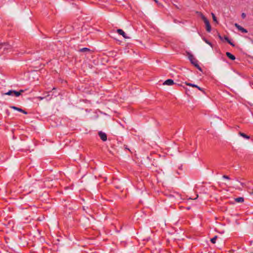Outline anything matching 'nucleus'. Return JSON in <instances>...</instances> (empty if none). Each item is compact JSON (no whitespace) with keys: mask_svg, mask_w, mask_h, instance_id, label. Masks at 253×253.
Returning a JSON list of instances; mask_svg holds the SVG:
<instances>
[{"mask_svg":"<svg viewBox=\"0 0 253 253\" xmlns=\"http://www.w3.org/2000/svg\"><path fill=\"white\" fill-rule=\"evenodd\" d=\"M203 40L206 43L209 44L210 46H212V43L210 42H209L208 40H207L206 38H203Z\"/></svg>","mask_w":253,"mask_h":253,"instance_id":"obj_15","label":"nucleus"},{"mask_svg":"<svg viewBox=\"0 0 253 253\" xmlns=\"http://www.w3.org/2000/svg\"><path fill=\"white\" fill-rule=\"evenodd\" d=\"M188 58L193 65H194L200 71H202L201 68L198 64V60L192 54H190L188 56Z\"/></svg>","mask_w":253,"mask_h":253,"instance_id":"obj_2","label":"nucleus"},{"mask_svg":"<svg viewBox=\"0 0 253 253\" xmlns=\"http://www.w3.org/2000/svg\"><path fill=\"white\" fill-rule=\"evenodd\" d=\"M38 98L40 99V100H42L43 99V97H39Z\"/></svg>","mask_w":253,"mask_h":253,"instance_id":"obj_23","label":"nucleus"},{"mask_svg":"<svg viewBox=\"0 0 253 253\" xmlns=\"http://www.w3.org/2000/svg\"><path fill=\"white\" fill-rule=\"evenodd\" d=\"M198 197V195H197V197H196V198L195 199H197Z\"/></svg>","mask_w":253,"mask_h":253,"instance_id":"obj_25","label":"nucleus"},{"mask_svg":"<svg viewBox=\"0 0 253 253\" xmlns=\"http://www.w3.org/2000/svg\"><path fill=\"white\" fill-rule=\"evenodd\" d=\"M202 19L204 21L206 27V30L208 32H211V26L208 19L201 13H200Z\"/></svg>","mask_w":253,"mask_h":253,"instance_id":"obj_1","label":"nucleus"},{"mask_svg":"<svg viewBox=\"0 0 253 253\" xmlns=\"http://www.w3.org/2000/svg\"><path fill=\"white\" fill-rule=\"evenodd\" d=\"M222 177H223V178H225V179H230L229 176H227V175H224Z\"/></svg>","mask_w":253,"mask_h":253,"instance_id":"obj_22","label":"nucleus"},{"mask_svg":"<svg viewBox=\"0 0 253 253\" xmlns=\"http://www.w3.org/2000/svg\"><path fill=\"white\" fill-rule=\"evenodd\" d=\"M235 201L238 203H242L244 202V199L243 197H238L235 199Z\"/></svg>","mask_w":253,"mask_h":253,"instance_id":"obj_12","label":"nucleus"},{"mask_svg":"<svg viewBox=\"0 0 253 253\" xmlns=\"http://www.w3.org/2000/svg\"><path fill=\"white\" fill-rule=\"evenodd\" d=\"M13 90H9L8 92H7L6 93H5V94L13 96Z\"/></svg>","mask_w":253,"mask_h":253,"instance_id":"obj_18","label":"nucleus"},{"mask_svg":"<svg viewBox=\"0 0 253 253\" xmlns=\"http://www.w3.org/2000/svg\"><path fill=\"white\" fill-rule=\"evenodd\" d=\"M24 92V90H20V91H15V90H13V96H15L16 97H18L19 96H20L22 93H23Z\"/></svg>","mask_w":253,"mask_h":253,"instance_id":"obj_9","label":"nucleus"},{"mask_svg":"<svg viewBox=\"0 0 253 253\" xmlns=\"http://www.w3.org/2000/svg\"><path fill=\"white\" fill-rule=\"evenodd\" d=\"M217 238V236H215L213 238H211V241L212 243L213 244H214L215 243V242H216V240Z\"/></svg>","mask_w":253,"mask_h":253,"instance_id":"obj_16","label":"nucleus"},{"mask_svg":"<svg viewBox=\"0 0 253 253\" xmlns=\"http://www.w3.org/2000/svg\"><path fill=\"white\" fill-rule=\"evenodd\" d=\"M239 134L241 136H242V137H244V138L247 139H250V136L247 135V134H246L245 133H243V132H239Z\"/></svg>","mask_w":253,"mask_h":253,"instance_id":"obj_11","label":"nucleus"},{"mask_svg":"<svg viewBox=\"0 0 253 253\" xmlns=\"http://www.w3.org/2000/svg\"><path fill=\"white\" fill-rule=\"evenodd\" d=\"M90 49L86 48V47H84L82 48H81L79 51L80 52H86V51H90Z\"/></svg>","mask_w":253,"mask_h":253,"instance_id":"obj_13","label":"nucleus"},{"mask_svg":"<svg viewBox=\"0 0 253 253\" xmlns=\"http://www.w3.org/2000/svg\"><path fill=\"white\" fill-rule=\"evenodd\" d=\"M174 84L173 81L171 79H168L163 83L164 85H171Z\"/></svg>","mask_w":253,"mask_h":253,"instance_id":"obj_7","label":"nucleus"},{"mask_svg":"<svg viewBox=\"0 0 253 253\" xmlns=\"http://www.w3.org/2000/svg\"><path fill=\"white\" fill-rule=\"evenodd\" d=\"M225 40L231 45H232L233 46H234V44L232 42H231V41L229 40V39L227 38V37H225Z\"/></svg>","mask_w":253,"mask_h":253,"instance_id":"obj_17","label":"nucleus"},{"mask_svg":"<svg viewBox=\"0 0 253 253\" xmlns=\"http://www.w3.org/2000/svg\"><path fill=\"white\" fill-rule=\"evenodd\" d=\"M11 107V108H12L15 110H17L19 112H22V113H24V114H27V112H26L25 110L22 109L21 108L17 107L16 106H12Z\"/></svg>","mask_w":253,"mask_h":253,"instance_id":"obj_8","label":"nucleus"},{"mask_svg":"<svg viewBox=\"0 0 253 253\" xmlns=\"http://www.w3.org/2000/svg\"><path fill=\"white\" fill-rule=\"evenodd\" d=\"M241 17L243 19H245L246 17V14L245 13H242L241 14Z\"/></svg>","mask_w":253,"mask_h":253,"instance_id":"obj_20","label":"nucleus"},{"mask_svg":"<svg viewBox=\"0 0 253 253\" xmlns=\"http://www.w3.org/2000/svg\"><path fill=\"white\" fill-rule=\"evenodd\" d=\"M117 32L120 35H122L125 39H128L129 37H127L126 33L122 29H118Z\"/></svg>","mask_w":253,"mask_h":253,"instance_id":"obj_6","label":"nucleus"},{"mask_svg":"<svg viewBox=\"0 0 253 253\" xmlns=\"http://www.w3.org/2000/svg\"><path fill=\"white\" fill-rule=\"evenodd\" d=\"M153 0L155 1L156 3H158V1L157 0Z\"/></svg>","mask_w":253,"mask_h":253,"instance_id":"obj_24","label":"nucleus"},{"mask_svg":"<svg viewBox=\"0 0 253 253\" xmlns=\"http://www.w3.org/2000/svg\"><path fill=\"white\" fill-rule=\"evenodd\" d=\"M10 47H11V46L9 45V46H4V47H3L2 49H3V50L8 49L10 48Z\"/></svg>","mask_w":253,"mask_h":253,"instance_id":"obj_21","label":"nucleus"},{"mask_svg":"<svg viewBox=\"0 0 253 253\" xmlns=\"http://www.w3.org/2000/svg\"><path fill=\"white\" fill-rule=\"evenodd\" d=\"M235 26L241 32H242V33H247L248 32V31L244 28L243 27H242V26H241L240 25H239L237 23H235Z\"/></svg>","mask_w":253,"mask_h":253,"instance_id":"obj_4","label":"nucleus"},{"mask_svg":"<svg viewBox=\"0 0 253 253\" xmlns=\"http://www.w3.org/2000/svg\"><path fill=\"white\" fill-rule=\"evenodd\" d=\"M211 15H212V17L213 21L217 22V19H216V17L215 16V15L213 13H211Z\"/></svg>","mask_w":253,"mask_h":253,"instance_id":"obj_19","label":"nucleus"},{"mask_svg":"<svg viewBox=\"0 0 253 253\" xmlns=\"http://www.w3.org/2000/svg\"><path fill=\"white\" fill-rule=\"evenodd\" d=\"M185 84L187 85H188V86H192V87H194L195 88H197L199 90L202 91V92H204V90L203 89V88L200 87V86H198L196 84H191V83H185Z\"/></svg>","mask_w":253,"mask_h":253,"instance_id":"obj_5","label":"nucleus"},{"mask_svg":"<svg viewBox=\"0 0 253 253\" xmlns=\"http://www.w3.org/2000/svg\"><path fill=\"white\" fill-rule=\"evenodd\" d=\"M226 55L229 58H230L232 60H234L235 59V56L229 52H227L226 53Z\"/></svg>","mask_w":253,"mask_h":253,"instance_id":"obj_10","label":"nucleus"},{"mask_svg":"<svg viewBox=\"0 0 253 253\" xmlns=\"http://www.w3.org/2000/svg\"><path fill=\"white\" fill-rule=\"evenodd\" d=\"M98 135H99V137H100V139L102 141H105L107 140V135L105 133L103 132L102 131H100L98 133Z\"/></svg>","mask_w":253,"mask_h":253,"instance_id":"obj_3","label":"nucleus"},{"mask_svg":"<svg viewBox=\"0 0 253 253\" xmlns=\"http://www.w3.org/2000/svg\"><path fill=\"white\" fill-rule=\"evenodd\" d=\"M4 46H9V44L5 43L0 44V49H2Z\"/></svg>","mask_w":253,"mask_h":253,"instance_id":"obj_14","label":"nucleus"}]
</instances>
